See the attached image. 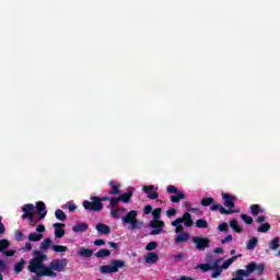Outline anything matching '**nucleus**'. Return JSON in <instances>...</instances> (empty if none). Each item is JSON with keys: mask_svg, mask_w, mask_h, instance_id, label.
Listing matches in <instances>:
<instances>
[{"mask_svg": "<svg viewBox=\"0 0 280 280\" xmlns=\"http://www.w3.org/2000/svg\"><path fill=\"white\" fill-rule=\"evenodd\" d=\"M44 259H47V256L43 255L40 252H35L34 258L30 261L28 270L38 277H50L51 279H56L58 272H65L67 266H69V260L67 258L54 259L50 261L49 266L43 264Z\"/></svg>", "mask_w": 280, "mask_h": 280, "instance_id": "1", "label": "nucleus"}, {"mask_svg": "<svg viewBox=\"0 0 280 280\" xmlns=\"http://www.w3.org/2000/svg\"><path fill=\"white\" fill-rule=\"evenodd\" d=\"M137 215H139V212L136 210H131L125 217L121 218V222L124 226H127L128 231L141 229V226L143 225L142 222H139L137 220Z\"/></svg>", "mask_w": 280, "mask_h": 280, "instance_id": "2", "label": "nucleus"}, {"mask_svg": "<svg viewBox=\"0 0 280 280\" xmlns=\"http://www.w3.org/2000/svg\"><path fill=\"white\" fill-rule=\"evenodd\" d=\"M120 268H126V261L114 259L109 261V265L102 266L100 271L103 275H113L115 272H119Z\"/></svg>", "mask_w": 280, "mask_h": 280, "instance_id": "3", "label": "nucleus"}, {"mask_svg": "<svg viewBox=\"0 0 280 280\" xmlns=\"http://www.w3.org/2000/svg\"><path fill=\"white\" fill-rule=\"evenodd\" d=\"M108 200V197H91V201L85 200L83 201V207L88 211H102L104 209V205L102 202Z\"/></svg>", "mask_w": 280, "mask_h": 280, "instance_id": "4", "label": "nucleus"}, {"mask_svg": "<svg viewBox=\"0 0 280 280\" xmlns=\"http://www.w3.org/2000/svg\"><path fill=\"white\" fill-rule=\"evenodd\" d=\"M183 223L185 226H191L194 224V220H191V214L188 212L184 213L182 218H178L172 221V226H175V233H183Z\"/></svg>", "mask_w": 280, "mask_h": 280, "instance_id": "5", "label": "nucleus"}, {"mask_svg": "<svg viewBox=\"0 0 280 280\" xmlns=\"http://www.w3.org/2000/svg\"><path fill=\"white\" fill-rule=\"evenodd\" d=\"M242 257V254H238L237 256H233L232 258L225 260L222 266L220 267V264H218L217 270H214L211 275L212 279H218L220 275H222V270H228V268L234 262L237 261V258Z\"/></svg>", "mask_w": 280, "mask_h": 280, "instance_id": "6", "label": "nucleus"}, {"mask_svg": "<svg viewBox=\"0 0 280 280\" xmlns=\"http://www.w3.org/2000/svg\"><path fill=\"white\" fill-rule=\"evenodd\" d=\"M166 191L167 194H175L170 197L171 202H180V200H185V192L178 190L174 185L167 186Z\"/></svg>", "mask_w": 280, "mask_h": 280, "instance_id": "7", "label": "nucleus"}, {"mask_svg": "<svg viewBox=\"0 0 280 280\" xmlns=\"http://www.w3.org/2000/svg\"><path fill=\"white\" fill-rule=\"evenodd\" d=\"M22 211H23L22 218H27L31 226H35L36 222L38 221L34 219V205L26 203L25 206H23Z\"/></svg>", "mask_w": 280, "mask_h": 280, "instance_id": "8", "label": "nucleus"}, {"mask_svg": "<svg viewBox=\"0 0 280 280\" xmlns=\"http://www.w3.org/2000/svg\"><path fill=\"white\" fill-rule=\"evenodd\" d=\"M221 196H222L223 205L224 207H226V211H235L234 210L235 201L237 200L235 196L229 195L226 192H222Z\"/></svg>", "mask_w": 280, "mask_h": 280, "instance_id": "9", "label": "nucleus"}, {"mask_svg": "<svg viewBox=\"0 0 280 280\" xmlns=\"http://www.w3.org/2000/svg\"><path fill=\"white\" fill-rule=\"evenodd\" d=\"M149 226L153 229L151 231V235H160V233H163V228L165 226V222L161 220L160 221L152 220L151 222H149Z\"/></svg>", "mask_w": 280, "mask_h": 280, "instance_id": "10", "label": "nucleus"}, {"mask_svg": "<svg viewBox=\"0 0 280 280\" xmlns=\"http://www.w3.org/2000/svg\"><path fill=\"white\" fill-rule=\"evenodd\" d=\"M156 188L154 185H150V186H143L142 187V191H144L148 196V198H150V200H156V198H159V194L156 192Z\"/></svg>", "mask_w": 280, "mask_h": 280, "instance_id": "11", "label": "nucleus"}, {"mask_svg": "<svg viewBox=\"0 0 280 280\" xmlns=\"http://www.w3.org/2000/svg\"><path fill=\"white\" fill-rule=\"evenodd\" d=\"M194 244H196V248L198 250H205V248H209V238L205 237H195L192 240Z\"/></svg>", "mask_w": 280, "mask_h": 280, "instance_id": "12", "label": "nucleus"}, {"mask_svg": "<svg viewBox=\"0 0 280 280\" xmlns=\"http://www.w3.org/2000/svg\"><path fill=\"white\" fill-rule=\"evenodd\" d=\"M221 261H222V258H219L218 260H215L211 265H209V264H201V265H198L197 268L199 270H201L202 272H209V270H217L218 264H221Z\"/></svg>", "mask_w": 280, "mask_h": 280, "instance_id": "13", "label": "nucleus"}, {"mask_svg": "<svg viewBox=\"0 0 280 280\" xmlns=\"http://www.w3.org/2000/svg\"><path fill=\"white\" fill-rule=\"evenodd\" d=\"M211 211H219L222 215H231L233 213H240V210H226L222 205L211 206Z\"/></svg>", "mask_w": 280, "mask_h": 280, "instance_id": "14", "label": "nucleus"}, {"mask_svg": "<svg viewBox=\"0 0 280 280\" xmlns=\"http://www.w3.org/2000/svg\"><path fill=\"white\" fill-rule=\"evenodd\" d=\"M245 268L249 275H253L255 270L258 271V275H261V272H264V265L261 264L257 265L256 262H250L249 265L245 266Z\"/></svg>", "mask_w": 280, "mask_h": 280, "instance_id": "15", "label": "nucleus"}, {"mask_svg": "<svg viewBox=\"0 0 280 280\" xmlns=\"http://www.w3.org/2000/svg\"><path fill=\"white\" fill-rule=\"evenodd\" d=\"M52 226L55 229V237H65V223H55Z\"/></svg>", "mask_w": 280, "mask_h": 280, "instance_id": "16", "label": "nucleus"}, {"mask_svg": "<svg viewBox=\"0 0 280 280\" xmlns=\"http://www.w3.org/2000/svg\"><path fill=\"white\" fill-rule=\"evenodd\" d=\"M37 211L39 214L38 220H37V222H38L39 220H44L45 215H47V207L45 206V202H43V201L37 202Z\"/></svg>", "mask_w": 280, "mask_h": 280, "instance_id": "17", "label": "nucleus"}, {"mask_svg": "<svg viewBox=\"0 0 280 280\" xmlns=\"http://www.w3.org/2000/svg\"><path fill=\"white\" fill-rule=\"evenodd\" d=\"M132 194H135V188H129V190L125 194H122L120 197H118V200L120 202H130V198H132Z\"/></svg>", "mask_w": 280, "mask_h": 280, "instance_id": "18", "label": "nucleus"}, {"mask_svg": "<svg viewBox=\"0 0 280 280\" xmlns=\"http://www.w3.org/2000/svg\"><path fill=\"white\" fill-rule=\"evenodd\" d=\"M89 229V224L85 222L77 223L72 226L73 233H84Z\"/></svg>", "mask_w": 280, "mask_h": 280, "instance_id": "19", "label": "nucleus"}, {"mask_svg": "<svg viewBox=\"0 0 280 280\" xmlns=\"http://www.w3.org/2000/svg\"><path fill=\"white\" fill-rule=\"evenodd\" d=\"M144 261H147V264H156L159 261V254L156 253L147 254V256L144 257Z\"/></svg>", "mask_w": 280, "mask_h": 280, "instance_id": "20", "label": "nucleus"}, {"mask_svg": "<svg viewBox=\"0 0 280 280\" xmlns=\"http://www.w3.org/2000/svg\"><path fill=\"white\" fill-rule=\"evenodd\" d=\"M185 242H189V233H187V232H183L175 237L176 244H183Z\"/></svg>", "mask_w": 280, "mask_h": 280, "instance_id": "21", "label": "nucleus"}, {"mask_svg": "<svg viewBox=\"0 0 280 280\" xmlns=\"http://www.w3.org/2000/svg\"><path fill=\"white\" fill-rule=\"evenodd\" d=\"M96 231L103 235H108V233H110V228L104 223H98L96 225Z\"/></svg>", "mask_w": 280, "mask_h": 280, "instance_id": "22", "label": "nucleus"}, {"mask_svg": "<svg viewBox=\"0 0 280 280\" xmlns=\"http://www.w3.org/2000/svg\"><path fill=\"white\" fill-rule=\"evenodd\" d=\"M79 257H93V249H89L86 247H81L78 250Z\"/></svg>", "mask_w": 280, "mask_h": 280, "instance_id": "23", "label": "nucleus"}, {"mask_svg": "<svg viewBox=\"0 0 280 280\" xmlns=\"http://www.w3.org/2000/svg\"><path fill=\"white\" fill-rule=\"evenodd\" d=\"M259 243V240L257 237H252L249 241L246 243V248L247 250H254V248L257 247V244Z\"/></svg>", "mask_w": 280, "mask_h": 280, "instance_id": "24", "label": "nucleus"}, {"mask_svg": "<svg viewBox=\"0 0 280 280\" xmlns=\"http://www.w3.org/2000/svg\"><path fill=\"white\" fill-rule=\"evenodd\" d=\"M230 226L235 231V233H242L244 229L237 223V220L230 221Z\"/></svg>", "mask_w": 280, "mask_h": 280, "instance_id": "25", "label": "nucleus"}, {"mask_svg": "<svg viewBox=\"0 0 280 280\" xmlns=\"http://www.w3.org/2000/svg\"><path fill=\"white\" fill-rule=\"evenodd\" d=\"M125 211H126V209H124V208H120L118 210H112L110 215H112V218L119 220V218H121V215H124Z\"/></svg>", "mask_w": 280, "mask_h": 280, "instance_id": "26", "label": "nucleus"}, {"mask_svg": "<svg viewBox=\"0 0 280 280\" xmlns=\"http://www.w3.org/2000/svg\"><path fill=\"white\" fill-rule=\"evenodd\" d=\"M43 240V234L33 232L28 235V241L30 242H40Z\"/></svg>", "mask_w": 280, "mask_h": 280, "instance_id": "27", "label": "nucleus"}, {"mask_svg": "<svg viewBox=\"0 0 280 280\" xmlns=\"http://www.w3.org/2000/svg\"><path fill=\"white\" fill-rule=\"evenodd\" d=\"M244 277H250V273L245 269H238L236 271V277L235 279H241V280H244Z\"/></svg>", "mask_w": 280, "mask_h": 280, "instance_id": "28", "label": "nucleus"}, {"mask_svg": "<svg viewBox=\"0 0 280 280\" xmlns=\"http://www.w3.org/2000/svg\"><path fill=\"white\" fill-rule=\"evenodd\" d=\"M109 185L112 187V191H110L112 195L115 196V195L119 194V188L121 187V185L119 183L110 182Z\"/></svg>", "mask_w": 280, "mask_h": 280, "instance_id": "29", "label": "nucleus"}, {"mask_svg": "<svg viewBox=\"0 0 280 280\" xmlns=\"http://www.w3.org/2000/svg\"><path fill=\"white\" fill-rule=\"evenodd\" d=\"M51 249L54 253H67V250H69V248H67L65 245H52Z\"/></svg>", "mask_w": 280, "mask_h": 280, "instance_id": "30", "label": "nucleus"}, {"mask_svg": "<svg viewBox=\"0 0 280 280\" xmlns=\"http://www.w3.org/2000/svg\"><path fill=\"white\" fill-rule=\"evenodd\" d=\"M252 209V215H259V213H264V209L259 205H253L250 206Z\"/></svg>", "mask_w": 280, "mask_h": 280, "instance_id": "31", "label": "nucleus"}, {"mask_svg": "<svg viewBox=\"0 0 280 280\" xmlns=\"http://www.w3.org/2000/svg\"><path fill=\"white\" fill-rule=\"evenodd\" d=\"M51 247V241L50 238H45L40 245H39V248L40 250H47V248H50Z\"/></svg>", "mask_w": 280, "mask_h": 280, "instance_id": "32", "label": "nucleus"}, {"mask_svg": "<svg viewBox=\"0 0 280 280\" xmlns=\"http://www.w3.org/2000/svg\"><path fill=\"white\" fill-rule=\"evenodd\" d=\"M279 246H280V244H279V237H276V238H273V240H271V241L269 242V248H270L271 250H277V248H279Z\"/></svg>", "mask_w": 280, "mask_h": 280, "instance_id": "33", "label": "nucleus"}, {"mask_svg": "<svg viewBox=\"0 0 280 280\" xmlns=\"http://www.w3.org/2000/svg\"><path fill=\"white\" fill-rule=\"evenodd\" d=\"M163 210L161 209V208H156V209H154L151 213H152V215H153V220H155V221H160L161 220V212H162Z\"/></svg>", "mask_w": 280, "mask_h": 280, "instance_id": "34", "label": "nucleus"}, {"mask_svg": "<svg viewBox=\"0 0 280 280\" xmlns=\"http://www.w3.org/2000/svg\"><path fill=\"white\" fill-rule=\"evenodd\" d=\"M196 226L198 229H207V226H209V223H207V220L200 219V220H197Z\"/></svg>", "mask_w": 280, "mask_h": 280, "instance_id": "35", "label": "nucleus"}, {"mask_svg": "<svg viewBox=\"0 0 280 280\" xmlns=\"http://www.w3.org/2000/svg\"><path fill=\"white\" fill-rule=\"evenodd\" d=\"M10 246V241L8 240H0V253H3L5 248Z\"/></svg>", "mask_w": 280, "mask_h": 280, "instance_id": "36", "label": "nucleus"}, {"mask_svg": "<svg viewBox=\"0 0 280 280\" xmlns=\"http://www.w3.org/2000/svg\"><path fill=\"white\" fill-rule=\"evenodd\" d=\"M55 215L57 220L65 221L67 219V214L62 210H56Z\"/></svg>", "mask_w": 280, "mask_h": 280, "instance_id": "37", "label": "nucleus"}, {"mask_svg": "<svg viewBox=\"0 0 280 280\" xmlns=\"http://www.w3.org/2000/svg\"><path fill=\"white\" fill-rule=\"evenodd\" d=\"M110 250L108 249H101L96 253V257H109Z\"/></svg>", "mask_w": 280, "mask_h": 280, "instance_id": "38", "label": "nucleus"}, {"mask_svg": "<svg viewBox=\"0 0 280 280\" xmlns=\"http://www.w3.org/2000/svg\"><path fill=\"white\" fill-rule=\"evenodd\" d=\"M267 231H270V224H268V223H262V224L258 228V232H259V233H267Z\"/></svg>", "mask_w": 280, "mask_h": 280, "instance_id": "39", "label": "nucleus"}, {"mask_svg": "<svg viewBox=\"0 0 280 280\" xmlns=\"http://www.w3.org/2000/svg\"><path fill=\"white\" fill-rule=\"evenodd\" d=\"M23 268H25V260H21L20 262H18L14 267V271L21 272V270H23Z\"/></svg>", "mask_w": 280, "mask_h": 280, "instance_id": "40", "label": "nucleus"}, {"mask_svg": "<svg viewBox=\"0 0 280 280\" xmlns=\"http://www.w3.org/2000/svg\"><path fill=\"white\" fill-rule=\"evenodd\" d=\"M241 219L245 222V224H250L253 222V217L241 214Z\"/></svg>", "mask_w": 280, "mask_h": 280, "instance_id": "41", "label": "nucleus"}, {"mask_svg": "<svg viewBox=\"0 0 280 280\" xmlns=\"http://www.w3.org/2000/svg\"><path fill=\"white\" fill-rule=\"evenodd\" d=\"M202 207H209V205H213V198H206L201 200Z\"/></svg>", "mask_w": 280, "mask_h": 280, "instance_id": "42", "label": "nucleus"}, {"mask_svg": "<svg viewBox=\"0 0 280 280\" xmlns=\"http://www.w3.org/2000/svg\"><path fill=\"white\" fill-rule=\"evenodd\" d=\"M156 246H159V244H156V242H150L148 245H147V249L148 250H154L156 248Z\"/></svg>", "mask_w": 280, "mask_h": 280, "instance_id": "43", "label": "nucleus"}, {"mask_svg": "<svg viewBox=\"0 0 280 280\" xmlns=\"http://www.w3.org/2000/svg\"><path fill=\"white\" fill-rule=\"evenodd\" d=\"M218 231H229V224L228 223L219 224Z\"/></svg>", "mask_w": 280, "mask_h": 280, "instance_id": "44", "label": "nucleus"}, {"mask_svg": "<svg viewBox=\"0 0 280 280\" xmlns=\"http://www.w3.org/2000/svg\"><path fill=\"white\" fill-rule=\"evenodd\" d=\"M35 231L37 232V233H45V231H46V228H45V225H43V224H38L37 226H36V229H35Z\"/></svg>", "mask_w": 280, "mask_h": 280, "instance_id": "45", "label": "nucleus"}, {"mask_svg": "<svg viewBox=\"0 0 280 280\" xmlns=\"http://www.w3.org/2000/svg\"><path fill=\"white\" fill-rule=\"evenodd\" d=\"M166 215H167L168 218H172V217L176 215V209H174V208L168 209V210L166 211Z\"/></svg>", "mask_w": 280, "mask_h": 280, "instance_id": "46", "label": "nucleus"}, {"mask_svg": "<svg viewBox=\"0 0 280 280\" xmlns=\"http://www.w3.org/2000/svg\"><path fill=\"white\" fill-rule=\"evenodd\" d=\"M109 203L112 207H117V205H119V198H112Z\"/></svg>", "mask_w": 280, "mask_h": 280, "instance_id": "47", "label": "nucleus"}, {"mask_svg": "<svg viewBox=\"0 0 280 280\" xmlns=\"http://www.w3.org/2000/svg\"><path fill=\"white\" fill-rule=\"evenodd\" d=\"M143 213H145V215L152 213V206L150 205L145 206L143 209Z\"/></svg>", "mask_w": 280, "mask_h": 280, "instance_id": "48", "label": "nucleus"}, {"mask_svg": "<svg viewBox=\"0 0 280 280\" xmlns=\"http://www.w3.org/2000/svg\"><path fill=\"white\" fill-rule=\"evenodd\" d=\"M229 242H233L232 235H228L225 238L221 241L222 244H229Z\"/></svg>", "mask_w": 280, "mask_h": 280, "instance_id": "49", "label": "nucleus"}, {"mask_svg": "<svg viewBox=\"0 0 280 280\" xmlns=\"http://www.w3.org/2000/svg\"><path fill=\"white\" fill-rule=\"evenodd\" d=\"M24 235H23V232L21 231H16L15 232V238L21 242V240H23Z\"/></svg>", "mask_w": 280, "mask_h": 280, "instance_id": "50", "label": "nucleus"}, {"mask_svg": "<svg viewBox=\"0 0 280 280\" xmlns=\"http://www.w3.org/2000/svg\"><path fill=\"white\" fill-rule=\"evenodd\" d=\"M67 207H68L69 211H75V209H78V207L75 206V203H71V202H68V203H67Z\"/></svg>", "mask_w": 280, "mask_h": 280, "instance_id": "51", "label": "nucleus"}, {"mask_svg": "<svg viewBox=\"0 0 280 280\" xmlns=\"http://www.w3.org/2000/svg\"><path fill=\"white\" fill-rule=\"evenodd\" d=\"M15 253H16L15 250H5L4 255H5V257H14Z\"/></svg>", "mask_w": 280, "mask_h": 280, "instance_id": "52", "label": "nucleus"}, {"mask_svg": "<svg viewBox=\"0 0 280 280\" xmlns=\"http://www.w3.org/2000/svg\"><path fill=\"white\" fill-rule=\"evenodd\" d=\"M104 244H105L104 240H96V241L94 242V245H95V246H104Z\"/></svg>", "mask_w": 280, "mask_h": 280, "instance_id": "53", "label": "nucleus"}, {"mask_svg": "<svg viewBox=\"0 0 280 280\" xmlns=\"http://www.w3.org/2000/svg\"><path fill=\"white\" fill-rule=\"evenodd\" d=\"M5 233V226H3V223H1V217H0V234Z\"/></svg>", "mask_w": 280, "mask_h": 280, "instance_id": "54", "label": "nucleus"}, {"mask_svg": "<svg viewBox=\"0 0 280 280\" xmlns=\"http://www.w3.org/2000/svg\"><path fill=\"white\" fill-rule=\"evenodd\" d=\"M256 222H259V223L266 222V217H264V215L258 217V218L256 219Z\"/></svg>", "mask_w": 280, "mask_h": 280, "instance_id": "55", "label": "nucleus"}, {"mask_svg": "<svg viewBox=\"0 0 280 280\" xmlns=\"http://www.w3.org/2000/svg\"><path fill=\"white\" fill-rule=\"evenodd\" d=\"M25 250H32V243H26L24 246Z\"/></svg>", "mask_w": 280, "mask_h": 280, "instance_id": "56", "label": "nucleus"}, {"mask_svg": "<svg viewBox=\"0 0 280 280\" xmlns=\"http://www.w3.org/2000/svg\"><path fill=\"white\" fill-rule=\"evenodd\" d=\"M214 253L218 254V253H224V252H223L222 247H217V248L214 249Z\"/></svg>", "mask_w": 280, "mask_h": 280, "instance_id": "57", "label": "nucleus"}, {"mask_svg": "<svg viewBox=\"0 0 280 280\" xmlns=\"http://www.w3.org/2000/svg\"><path fill=\"white\" fill-rule=\"evenodd\" d=\"M109 246H110L112 248H117V243L109 242Z\"/></svg>", "mask_w": 280, "mask_h": 280, "instance_id": "58", "label": "nucleus"}, {"mask_svg": "<svg viewBox=\"0 0 280 280\" xmlns=\"http://www.w3.org/2000/svg\"><path fill=\"white\" fill-rule=\"evenodd\" d=\"M3 268H5V264L0 260V270H3Z\"/></svg>", "mask_w": 280, "mask_h": 280, "instance_id": "59", "label": "nucleus"}, {"mask_svg": "<svg viewBox=\"0 0 280 280\" xmlns=\"http://www.w3.org/2000/svg\"><path fill=\"white\" fill-rule=\"evenodd\" d=\"M230 255H235V249H232V250L230 252Z\"/></svg>", "mask_w": 280, "mask_h": 280, "instance_id": "60", "label": "nucleus"}, {"mask_svg": "<svg viewBox=\"0 0 280 280\" xmlns=\"http://www.w3.org/2000/svg\"><path fill=\"white\" fill-rule=\"evenodd\" d=\"M277 279L280 280V273L277 275Z\"/></svg>", "mask_w": 280, "mask_h": 280, "instance_id": "61", "label": "nucleus"}, {"mask_svg": "<svg viewBox=\"0 0 280 280\" xmlns=\"http://www.w3.org/2000/svg\"><path fill=\"white\" fill-rule=\"evenodd\" d=\"M232 280H242L241 278H233Z\"/></svg>", "mask_w": 280, "mask_h": 280, "instance_id": "62", "label": "nucleus"}, {"mask_svg": "<svg viewBox=\"0 0 280 280\" xmlns=\"http://www.w3.org/2000/svg\"><path fill=\"white\" fill-rule=\"evenodd\" d=\"M0 280H3V276H1V273H0Z\"/></svg>", "mask_w": 280, "mask_h": 280, "instance_id": "63", "label": "nucleus"}, {"mask_svg": "<svg viewBox=\"0 0 280 280\" xmlns=\"http://www.w3.org/2000/svg\"><path fill=\"white\" fill-rule=\"evenodd\" d=\"M278 257H280V249H279V252H278Z\"/></svg>", "mask_w": 280, "mask_h": 280, "instance_id": "64", "label": "nucleus"}]
</instances>
